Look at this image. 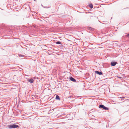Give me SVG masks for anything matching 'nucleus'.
I'll use <instances>...</instances> for the list:
<instances>
[{"label":"nucleus","mask_w":129,"mask_h":129,"mask_svg":"<svg viewBox=\"0 0 129 129\" xmlns=\"http://www.w3.org/2000/svg\"><path fill=\"white\" fill-rule=\"evenodd\" d=\"M70 79L72 81H73L74 82H75L76 81V80L75 79L73 78L72 77H70Z\"/></svg>","instance_id":"5"},{"label":"nucleus","mask_w":129,"mask_h":129,"mask_svg":"<svg viewBox=\"0 0 129 129\" xmlns=\"http://www.w3.org/2000/svg\"><path fill=\"white\" fill-rule=\"evenodd\" d=\"M28 81L31 83H33L34 81V80L33 79H28Z\"/></svg>","instance_id":"6"},{"label":"nucleus","mask_w":129,"mask_h":129,"mask_svg":"<svg viewBox=\"0 0 129 129\" xmlns=\"http://www.w3.org/2000/svg\"><path fill=\"white\" fill-rule=\"evenodd\" d=\"M89 6L91 8H92L93 7V5L91 4H90L89 5Z\"/></svg>","instance_id":"8"},{"label":"nucleus","mask_w":129,"mask_h":129,"mask_svg":"<svg viewBox=\"0 0 129 129\" xmlns=\"http://www.w3.org/2000/svg\"><path fill=\"white\" fill-rule=\"evenodd\" d=\"M127 36H128V37H129V34H128V35H127Z\"/></svg>","instance_id":"11"},{"label":"nucleus","mask_w":129,"mask_h":129,"mask_svg":"<svg viewBox=\"0 0 129 129\" xmlns=\"http://www.w3.org/2000/svg\"><path fill=\"white\" fill-rule=\"evenodd\" d=\"M8 127L9 128H11L18 127V126L16 124H12L9 125Z\"/></svg>","instance_id":"1"},{"label":"nucleus","mask_w":129,"mask_h":129,"mask_svg":"<svg viewBox=\"0 0 129 129\" xmlns=\"http://www.w3.org/2000/svg\"><path fill=\"white\" fill-rule=\"evenodd\" d=\"M95 73L98 74H99L100 75H102V73L101 72H99L98 71H95Z\"/></svg>","instance_id":"3"},{"label":"nucleus","mask_w":129,"mask_h":129,"mask_svg":"<svg viewBox=\"0 0 129 129\" xmlns=\"http://www.w3.org/2000/svg\"><path fill=\"white\" fill-rule=\"evenodd\" d=\"M99 107L100 108H102L105 110H108V109L107 107L105 106L104 105H100L99 106Z\"/></svg>","instance_id":"2"},{"label":"nucleus","mask_w":129,"mask_h":129,"mask_svg":"<svg viewBox=\"0 0 129 129\" xmlns=\"http://www.w3.org/2000/svg\"><path fill=\"white\" fill-rule=\"evenodd\" d=\"M56 99L57 100H60V98L58 95H56Z\"/></svg>","instance_id":"7"},{"label":"nucleus","mask_w":129,"mask_h":129,"mask_svg":"<svg viewBox=\"0 0 129 129\" xmlns=\"http://www.w3.org/2000/svg\"><path fill=\"white\" fill-rule=\"evenodd\" d=\"M56 43L58 44H61V42H56Z\"/></svg>","instance_id":"9"},{"label":"nucleus","mask_w":129,"mask_h":129,"mask_svg":"<svg viewBox=\"0 0 129 129\" xmlns=\"http://www.w3.org/2000/svg\"><path fill=\"white\" fill-rule=\"evenodd\" d=\"M117 63L116 62H112L111 63V65L112 66H115Z\"/></svg>","instance_id":"4"},{"label":"nucleus","mask_w":129,"mask_h":129,"mask_svg":"<svg viewBox=\"0 0 129 129\" xmlns=\"http://www.w3.org/2000/svg\"><path fill=\"white\" fill-rule=\"evenodd\" d=\"M118 77V78H120V77Z\"/></svg>","instance_id":"12"},{"label":"nucleus","mask_w":129,"mask_h":129,"mask_svg":"<svg viewBox=\"0 0 129 129\" xmlns=\"http://www.w3.org/2000/svg\"><path fill=\"white\" fill-rule=\"evenodd\" d=\"M124 98V97H120V98Z\"/></svg>","instance_id":"10"}]
</instances>
